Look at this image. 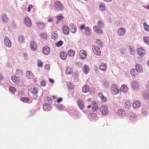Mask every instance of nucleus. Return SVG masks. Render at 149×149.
I'll list each match as a JSON object with an SVG mask.
<instances>
[{
	"label": "nucleus",
	"instance_id": "20",
	"mask_svg": "<svg viewBox=\"0 0 149 149\" xmlns=\"http://www.w3.org/2000/svg\"><path fill=\"white\" fill-rule=\"evenodd\" d=\"M60 57L63 60H65L67 57L66 53L62 51L60 53Z\"/></svg>",
	"mask_w": 149,
	"mask_h": 149
},
{
	"label": "nucleus",
	"instance_id": "42",
	"mask_svg": "<svg viewBox=\"0 0 149 149\" xmlns=\"http://www.w3.org/2000/svg\"><path fill=\"white\" fill-rule=\"evenodd\" d=\"M91 116V119L93 120H96L97 116L95 114L93 113H91L90 115Z\"/></svg>",
	"mask_w": 149,
	"mask_h": 149
},
{
	"label": "nucleus",
	"instance_id": "32",
	"mask_svg": "<svg viewBox=\"0 0 149 149\" xmlns=\"http://www.w3.org/2000/svg\"><path fill=\"white\" fill-rule=\"evenodd\" d=\"M121 91L123 92H126L127 91V88L126 86L122 85L120 88Z\"/></svg>",
	"mask_w": 149,
	"mask_h": 149
},
{
	"label": "nucleus",
	"instance_id": "29",
	"mask_svg": "<svg viewBox=\"0 0 149 149\" xmlns=\"http://www.w3.org/2000/svg\"><path fill=\"white\" fill-rule=\"evenodd\" d=\"M130 102L129 100H127L125 102L124 104V106L126 109L129 108L131 106Z\"/></svg>",
	"mask_w": 149,
	"mask_h": 149
},
{
	"label": "nucleus",
	"instance_id": "37",
	"mask_svg": "<svg viewBox=\"0 0 149 149\" xmlns=\"http://www.w3.org/2000/svg\"><path fill=\"white\" fill-rule=\"evenodd\" d=\"M31 91L32 93L33 94H37L38 91L37 89L34 87L31 88Z\"/></svg>",
	"mask_w": 149,
	"mask_h": 149
},
{
	"label": "nucleus",
	"instance_id": "56",
	"mask_svg": "<svg viewBox=\"0 0 149 149\" xmlns=\"http://www.w3.org/2000/svg\"><path fill=\"white\" fill-rule=\"evenodd\" d=\"M43 65L42 61L40 60H38V65L39 67H42Z\"/></svg>",
	"mask_w": 149,
	"mask_h": 149
},
{
	"label": "nucleus",
	"instance_id": "31",
	"mask_svg": "<svg viewBox=\"0 0 149 149\" xmlns=\"http://www.w3.org/2000/svg\"><path fill=\"white\" fill-rule=\"evenodd\" d=\"M65 72L67 74H71L72 72V69L69 67H67L66 70Z\"/></svg>",
	"mask_w": 149,
	"mask_h": 149
},
{
	"label": "nucleus",
	"instance_id": "47",
	"mask_svg": "<svg viewBox=\"0 0 149 149\" xmlns=\"http://www.w3.org/2000/svg\"><path fill=\"white\" fill-rule=\"evenodd\" d=\"M20 100L24 102H27L29 101V99L27 98L23 97L21 98Z\"/></svg>",
	"mask_w": 149,
	"mask_h": 149
},
{
	"label": "nucleus",
	"instance_id": "40",
	"mask_svg": "<svg viewBox=\"0 0 149 149\" xmlns=\"http://www.w3.org/2000/svg\"><path fill=\"white\" fill-rule=\"evenodd\" d=\"M143 26L145 30L147 31H149V26L146 23H143Z\"/></svg>",
	"mask_w": 149,
	"mask_h": 149
},
{
	"label": "nucleus",
	"instance_id": "62",
	"mask_svg": "<svg viewBox=\"0 0 149 149\" xmlns=\"http://www.w3.org/2000/svg\"><path fill=\"white\" fill-rule=\"evenodd\" d=\"M49 80L50 82L52 83H54V81L51 78L49 79Z\"/></svg>",
	"mask_w": 149,
	"mask_h": 149
},
{
	"label": "nucleus",
	"instance_id": "19",
	"mask_svg": "<svg viewBox=\"0 0 149 149\" xmlns=\"http://www.w3.org/2000/svg\"><path fill=\"white\" fill-rule=\"evenodd\" d=\"M125 33V30L123 28L119 29L118 30V34L120 36H123Z\"/></svg>",
	"mask_w": 149,
	"mask_h": 149
},
{
	"label": "nucleus",
	"instance_id": "15",
	"mask_svg": "<svg viewBox=\"0 0 149 149\" xmlns=\"http://www.w3.org/2000/svg\"><path fill=\"white\" fill-rule=\"evenodd\" d=\"M138 54L140 56H142L145 54V50L142 48H139L137 51Z\"/></svg>",
	"mask_w": 149,
	"mask_h": 149
},
{
	"label": "nucleus",
	"instance_id": "45",
	"mask_svg": "<svg viewBox=\"0 0 149 149\" xmlns=\"http://www.w3.org/2000/svg\"><path fill=\"white\" fill-rule=\"evenodd\" d=\"M41 37L43 39H46L47 37V35L46 33H43L40 34Z\"/></svg>",
	"mask_w": 149,
	"mask_h": 149
},
{
	"label": "nucleus",
	"instance_id": "34",
	"mask_svg": "<svg viewBox=\"0 0 149 149\" xmlns=\"http://www.w3.org/2000/svg\"><path fill=\"white\" fill-rule=\"evenodd\" d=\"M89 90L88 86L87 85H85L82 88V91L84 93H86Z\"/></svg>",
	"mask_w": 149,
	"mask_h": 149
},
{
	"label": "nucleus",
	"instance_id": "6",
	"mask_svg": "<svg viewBox=\"0 0 149 149\" xmlns=\"http://www.w3.org/2000/svg\"><path fill=\"white\" fill-rule=\"evenodd\" d=\"M93 29L94 31L97 33L102 34L103 33V31L102 29L100 28H99V26H94Z\"/></svg>",
	"mask_w": 149,
	"mask_h": 149
},
{
	"label": "nucleus",
	"instance_id": "9",
	"mask_svg": "<svg viewBox=\"0 0 149 149\" xmlns=\"http://www.w3.org/2000/svg\"><path fill=\"white\" fill-rule=\"evenodd\" d=\"M79 56L81 58L84 59L87 56L86 52L84 50H81L79 52Z\"/></svg>",
	"mask_w": 149,
	"mask_h": 149
},
{
	"label": "nucleus",
	"instance_id": "43",
	"mask_svg": "<svg viewBox=\"0 0 149 149\" xmlns=\"http://www.w3.org/2000/svg\"><path fill=\"white\" fill-rule=\"evenodd\" d=\"M129 49L130 50V53L131 54H133L135 53L134 47L132 46H130Z\"/></svg>",
	"mask_w": 149,
	"mask_h": 149
},
{
	"label": "nucleus",
	"instance_id": "58",
	"mask_svg": "<svg viewBox=\"0 0 149 149\" xmlns=\"http://www.w3.org/2000/svg\"><path fill=\"white\" fill-rule=\"evenodd\" d=\"M50 65L49 64H47L45 66V68L47 70H49L50 69Z\"/></svg>",
	"mask_w": 149,
	"mask_h": 149
},
{
	"label": "nucleus",
	"instance_id": "21",
	"mask_svg": "<svg viewBox=\"0 0 149 149\" xmlns=\"http://www.w3.org/2000/svg\"><path fill=\"white\" fill-rule=\"evenodd\" d=\"M11 80L15 84H17L19 81V79L15 76H13L11 77Z\"/></svg>",
	"mask_w": 149,
	"mask_h": 149
},
{
	"label": "nucleus",
	"instance_id": "5",
	"mask_svg": "<svg viewBox=\"0 0 149 149\" xmlns=\"http://www.w3.org/2000/svg\"><path fill=\"white\" fill-rule=\"evenodd\" d=\"M111 92L113 94H116L118 93L119 91V89L117 86L113 85L111 87Z\"/></svg>",
	"mask_w": 149,
	"mask_h": 149
},
{
	"label": "nucleus",
	"instance_id": "64",
	"mask_svg": "<svg viewBox=\"0 0 149 149\" xmlns=\"http://www.w3.org/2000/svg\"><path fill=\"white\" fill-rule=\"evenodd\" d=\"M53 19L52 18H50L48 20V22H52L53 21Z\"/></svg>",
	"mask_w": 149,
	"mask_h": 149
},
{
	"label": "nucleus",
	"instance_id": "36",
	"mask_svg": "<svg viewBox=\"0 0 149 149\" xmlns=\"http://www.w3.org/2000/svg\"><path fill=\"white\" fill-rule=\"evenodd\" d=\"M99 9L101 11H104L105 10V6L104 4L102 3L100 4L99 6Z\"/></svg>",
	"mask_w": 149,
	"mask_h": 149
},
{
	"label": "nucleus",
	"instance_id": "25",
	"mask_svg": "<svg viewBox=\"0 0 149 149\" xmlns=\"http://www.w3.org/2000/svg\"><path fill=\"white\" fill-rule=\"evenodd\" d=\"M77 104L79 107L81 109L84 108V105L83 102L81 100H79L77 101Z\"/></svg>",
	"mask_w": 149,
	"mask_h": 149
},
{
	"label": "nucleus",
	"instance_id": "27",
	"mask_svg": "<svg viewBox=\"0 0 149 149\" xmlns=\"http://www.w3.org/2000/svg\"><path fill=\"white\" fill-rule=\"evenodd\" d=\"M107 68L106 65L104 63H102L100 66V69L103 71H105Z\"/></svg>",
	"mask_w": 149,
	"mask_h": 149
},
{
	"label": "nucleus",
	"instance_id": "38",
	"mask_svg": "<svg viewBox=\"0 0 149 149\" xmlns=\"http://www.w3.org/2000/svg\"><path fill=\"white\" fill-rule=\"evenodd\" d=\"M144 42L148 45L149 44V37L145 36L143 38Z\"/></svg>",
	"mask_w": 149,
	"mask_h": 149
},
{
	"label": "nucleus",
	"instance_id": "16",
	"mask_svg": "<svg viewBox=\"0 0 149 149\" xmlns=\"http://www.w3.org/2000/svg\"><path fill=\"white\" fill-rule=\"evenodd\" d=\"M50 49L47 47H45L42 49V52L45 55L48 54L50 52Z\"/></svg>",
	"mask_w": 149,
	"mask_h": 149
},
{
	"label": "nucleus",
	"instance_id": "17",
	"mask_svg": "<svg viewBox=\"0 0 149 149\" xmlns=\"http://www.w3.org/2000/svg\"><path fill=\"white\" fill-rule=\"evenodd\" d=\"M62 31L65 34L68 35L69 33V29L68 26H63L62 28Z\"/></svg>",
	"mask_w": 149,
	"mask_h": 149
},
{
	"label": "nucleus",
	"instance_id": "50",
	"mask_svg": "<svg viewBox=\"0 0 149 149\" xmlns=\"http://www.w3.org/2000/svg\"><path fill=\"white\" fill-rule=\"evenodd\" d=\"M77 29L74 26H72L71 29V32L73 33H75Z\"/></svg>",
	"mask_w": 149,
	"mask_h": 149
},
{
	"label": "nucleus",
	"instance_id": "41",
	"mask_svg": "<svg viewBox=\"0 0 149 149\" xmlns=\"http://www.w3.org/2000/svg\"><path fill=\"white\" fill-rule=\"evenodd\" d=\"M9 90L10 92L13 94L15 93L16 91V89L13 87H10L9 88Z\"/></svg>",
	"mask_w": 149,
	"mask_h": 149
},
{
	"label": "nucleus",
	"instance_id": "54",
	"mask_svg": "<svg viewBox=\"0 0 149 149\" xmlns=\"http://www.w3.org/2000/svg\"><path fill=\"white\" fill-rule=\"evenodd\" d=\"M24 38L23 36H20L18 38L19 41L21 42H24Z\"/></svg>",
	"mask_w": 149,
	"mask_h": 149
},
{
	"label": "nucleus",
	"instance_id": "33",
	"mask_svg": "<svg viewBox=\"0 0 149 149\" xmlns=\"http://www.w3.org/2000/svg\"><path fill=\"white\" fill-rule=\"evenodd\" d=\"M85 34L87 35H90L91 34L90 29L88 27H86L85 28Z\"/></svg>",
	"mask_w": 149,
	"mask_h": 149
},
{
	"label": "nucleus",
	"instance_id": "22",
	"mask_svg": "<svg viewBox=\"0 0 149 149\" xmlns=\"http://www.w3.org/2000/svg\"><path fill=\"white\" fill-rule=\"evenodd\" d=\"M68 54L70 57H73L75 54V52L74 50L70 49L68 52Z\"/></svg>",
	"mask_w": 149,
	"mask_h": 149
},
{
	"label": "nucleus",
	"instance_id": "1",
	"mask_svg": "<svg viewBox=\"0 0 149 149\" xmlns=\"http://www.w3.org/2000/svg\"><path fill=\"white\" fill-rule=\"evenodd\" d=\"M100 112L102 114L105 115L109 113V109L108 107L105 105L101 106L100 109Z\"/></svg>",
	"mask_w": 149,
	"mask_h": 149
},
{
	"label": "nucleus",
	"instance_id": "26",
	"mask_svg": "<svg viewBox=\"0 0 149 149\" xmlns=\"http://www.w3.org/2000/svg\"><path fill=\"white\" fill-rule=\"evenodd\" d=\"M132 85L134 89H136L139 87V85L138 83L136 81H133L132 83Z\"/></svg>",
	"mask_w": 149,
	"mask_h": 149
},
{
	"label": "nucleus",
	"instance_id": "14",
	"mask_svg": "<svg viewBox=\"0 0 149 149\" xmlns=\"http://www.w3.org/2000/svg\"><path fill=\"white\" fill-rule=\"evenodd\" d=\"M130 72L132 77L133 78H135L137 77L139 73L136 70L135 71L134 69H132L131 70Z\"/></svg>",
	"mask_w": 149,
	"mask_h": 149
},
{
	"label": "nucleus",
	"instance_id": "12",
	"mask_svg": "<svg viewBox=\"0 0 149 149\" xmlns=\"http://www.w3.org/2000/svg\"><path fill=\"white\" fill-rule=\"evenodd\" d=\"M30 46L31 49L33 51L36 50L37 46L36 43L34 41H32L30 43Z\"/></svg>",
	"mask_w": 149,
	"mask_h": 149
},
{
	"label": "nucleus",
	"instance_id": "11",
	"mask_svg": "<svg viewBox=\"0 0 149 149\" xmlns=\"http://www.w3.org/2000/svg\"><path fill=\"white\" fill-rule=\"evenodd\" d=\"M137 117L134 114H132L129 116L128 120L130 122H134L136 121Z\"/></svg>",
	"mask_w": 149,
	"mask_h": 149
},
{
	"label": "nucleus",
	"instance_id": "51",
	"mask_svg": "<svg viewBox=\"0 0 149 149\" xmlns=\"http://www.w3.org/2000/svg\"><path fill=\"white\" fill-rule=\"evenodd\" d=\"M97 24L98 25V26H103L104 25V24L102 21L101 20H99L97 22Z\"/></svg>",
	"mask_w": 149,
	"mask_h": 149
},
{
	"label": "nucleus",
	"instance_id": "30",
	"mask_svg": "<svg viewBox=\"0 0 149 149\" xmlns=\"http://www.w3.org/2000/svg\"><path fill=\"white\" fill-rule=\"evenodd\" d=\"M140 105V102L137 101L134 102L133 104V107L134 108H138Z\"/></svg>",
	"mask_w": 149,
	"mask_h": 149
},
{
	"label": "nucleus",
	"instance_id": "48",
	"mask_svg": "<svg viewBox=\"0 0 149 149\" xmlns=\"http://www.w3.org/2000/svg\"><path fill=\"white\" fill-rule=\"evenodd\" d=\"M63 17L62 16V14H60L59 16L57 17V18L58 20V22L56 23V24L58 23V22L59 21L61 20L63 18Z\"/></svg>",
	"mask_w": 149,
	"mask_h": 149
},
{
	"label": "nucleus",
	"instance_id": "4",
	"mask_svg": "<svg viewBox=\"0 0 149 149\" xmlns=\"http://www.w3.org/2000/svg\"><path fill=\"white\" fill-rule=\"evenodd\" d=\"M4 42L5 45L7 47L10 48L11 46V43L10 40L9 38L7 37H5L4 40Z\"/></svg>",
	"mask_w": 149,
	"mask_h": 149
},
{
	"label": "nucleus",
	"instance_id": "18",
	"mask_svg": "<svg viewBox=\"0 0 149 149\" xmlns=\"http://www.w3.org/2000/svg\"><path fill=\"white\" fill-rule=\"evenodd\" d=\"M36 24L38 27L40 29H44L45 27V24L43 22H37Z\"/></svg>",
	"mask_w": 149,
	"mask_h": 149
},
{
	"label": "nucleus",
	"instance_id": "57",
	"mask_svg": "<svg viewBox=\"0 0 149 149\" xmlns=\"http://www.w3.org/2000/svg\"><path fill=\"white\" fill-rule=\"evenodd\" d=\"M58 109L60 110H64L65 109V107L62 105H60L58 107Z\"/></svg>",
	"mask_w": 149,
	"mask_h": 149
},
{
	"label": "nucleus",
	"instance_id": "13",
	"mask_svg": "<svg viewBox=\"0 0 149 149\" xmlns=\"http://www.w3.org/2000/svg\"><path fill=\"white\" fill-rule=\"evenodd\" d=\"M135 69L137 72L139 73H141L143 71V69L142 66L139 64H136L135 65Z\"/></svg>",
	"mask_w": 149,
	"mask_h": 149
},
{
	"label": "nucleus",
	"instance_id": "60",
	"mask_svg": "<svg viewBox=\"0 0 149 149\" xmlns=\"http://www.w3.org/2000/svg\"><path fill=\"white\" fill-rule=\"evenodd\" d=\"M146 91H149V82H147L146 84Z\"/></svg>",
	"mask_w": 149,
	"mask_h": 149
},
{
	"label": "nucleus",
	"instance_id": "61",
	"mask_svg": "<svg viewBox=\"0 0 149 149\" xmlns=\"http://www.w3.org/2000/svg\"><path fill=\"white\" fill-rule=\"evenodd\" d=\"M85 25L84 24H81L79 26L80 29H83L85 28Z\"/></svg>",
	"mask_w": 149,
	"mask_h": 149
},
{
	"label": "nucleus",
	"instance_id": "46",
	"mask_svg": "<svg viewBox=\"0 0 149 149\" xmlns=\"http://www.w3.org/2000/svg\"><path fill=\"white\" fill-rule=\"evenodd\" d=\"M43 108L44 110L47 111L49 110L50 109V107L49 106L45 105L43 107Z\"/></svg>",
	"mask_w": 149,
	"mask_h": 149
},
{
	"label": "nucleus",
	"instance_id": "59",
	"mask_svg": "<svg viewBox=\"0 0 149 149\" xmlns=\"http://www.w3.org/2000/svg\"><path fill=\"white\" fill-rule=\"evenodd\" d=\"M33 7V6L31 4L29 5V6L28 7V11L29 12H30L31 10V9Z\"/></svg>",
	"mask_w": 149,
	"mask_h": 149
},
{
	"label": "nucleus",
	"instance_id": "39",
	"mask_svg": "<svg viewBox=\"0 0 149 149\" xmlns=\"http://www.w3.org/2000/svg\"><path fill=\"white\" fill-rule=\"evenodd\" d=\"M58 37V34L54 32H53L51 36L52 38L54 40L56 39Z\"/></svg>",
	"mask_w": 149,
	"mask_h": 149
},
{
	"label": "nucleus",
	"instance_id": "24",
	"mask_svg": "<svg viewBox=\"0 0 149 149\" xmlns=\"http://www.w3.org/2000/svg\"><path fill=\"white\" fill-rule=\"evenodd\" d=\"M83 70L85 74H87L89 71V68L87 65H85L83 68Z\"/></svg>",
	"mask_w": 149,
	"mask_h": 149
},
{
	"label": "nucleus",
	"instance_id": "49",
	"mask_svg": "<svg viewBox=\"0 0 149 149\" xmlns=\"http://www.w3.org/2000/svg\"><path fill=\"white\" fill-rule=\"evenodd\" d=\"M16 74L18 75H22V72L20 70H17L16 71Z\"/></svg>",
	"mask_w": 149,
	"mask_h": 149
},
{
	"label": "nucleus",
	"instance_id": "28",
	"mask_svg": "<svg viewBox=\"0 0 149 149\" xmlns=\"http://www.w3.org/2000/svg\"><path fill=\"white\" fill-rule=\"evenodd\" d=\"M98 105L96 102L94 101L92 102V109L93 110L96 111L98 109Z\"/></svg>",
	"mask_w": 149,
	"mask_h": 149
},
{
	"label": "nucleus",
	"instance_id": "2",
	"mask_svg": "<svg viewBox=\"0 0 149 149\" xmlns=\"http://www.w3.org/2000/svg\"><path fill=\"white\" fill-rule=\"evenodd\" d=\"M54 6L55 9L57 11L62 10L63 8V6L62 4L59 1H57L55 2Z\"/></svg>",
	"mask_w": 149,
	"mask_h": 149
},
{
	"label": "nucleus",
	"instance_id": "23",
	"mask_svg": "<svg viewBox=\"0 0 149 149\" xmlns=\"http://www.w3.org/2000/svg\"><path fill=\"white\" fill-rule=\"evenodd\" d=\"M26 76L28 78L31 79L33 78V75L31 72L29 71H27L26 73Z\"/></svg>",
	"mask_w": 149,
	"mask_h": 149
},
{
	"label": "nucleus",
	"instance_id": "3",
	"mask_svg": "<svg viewBox=\"0 0 149 149\" xmlns=\"http://www.w3.org/2000/svg\"><path fill=\"white\" fill-rule=\"evenodd\" d=\"M92 49L94 53L96 55L100 56L101 54V51L100 48L95 45L92 46Z\"/></svg>",
	"mask_w": 149,
	"mask_h": 149
},
{
	"label": "nucleus",
	"instance_id": "53",
	"mask_svg": "<svg viewBox=\"0 0 149 149\" xmlns=\"http://www.w3.org/2000/svg\"><path fill=\"white\" fill-rule=\"evenodd\" d=\"M96 43L99 46V47H101L102 46V43L99 40H97L96 41Z\"/></svg>",
	"mask_w": 149,
	"mask_h": 149
},
{
	"label": "nucleus",
	"instance_id": "10",
	"mask_svg": "<svg viewBox=\"0 0 149 149\" xmlns=\"http://www.w3.org/2000/svg\"><path fill=\"white\" fill-rule=\"evenodd\" d=\"M98 95L101 101L103 102H107V99L106 97H105L101 92L99 93Z\"/></svg>",
	"mask_w": 149,
	"mask_h": 149
},
{
	"label": "nucleus",
	"instance_id": "52",
	"mask_svg": "<svg viewBox=\"0 0 149 149\" xmlns=\"http://www.w3.org/2000/svg\"><path fill=\"white\" fill-rule=\"evenodd\" d=\"M63 44V42L61 40H60L58 42L56 43V45L57 47H60Z\"/></svg>",
	"mask_w": 149,
	"mask_h": 149
},
{
	"label": "nucleus",
	"instance_id": "8",
	"mask_svg": "<svg viewBox=\"0 0 149 149\" xmlns=\"http://www.w3.org/2000/svg\"><path fill=\"white\" fill-rule=\"evenodd\" d=\"M24 22L27 26L30 27L32 25V23L31 19L29 17H26L24 18Z\"/></svg>",
	"mask_w": 149,
	"mask_h": 149
},
{
	"label": "nucleus",
	"instance_id": "63",
	"mask_svg": "<svg viewBox=\"0 0 149 149\" xmlns=\"http://www.w3.org/2000/svg\"><path fill=\"white\" fill-rule=\"evenodd\" d=\"M62 101V98H60L58 99L57 100V102H60Z\"/></svg>",
	"mask_w": 149,
	"mask_h": 149
},
{
	"label": "nucleus",
	"instance_id": "55",
	"mask_svg": "<svg viewBox=\"0 0 149 149\" xmlns=\"http://www.w3.org/2000/svg\"><path fill=\"white\" fill-rule=\"evenodd\" d=\"M46 82L44 80H42L40 82V85L42 86H45L46 85Z\"/></svg>",
	"mask_w": 149,
	"mask_h": 149
},
{
	"label": "nucleus",
	"instance_id": "7",
	"mask_svg": "<svg viewBox=\"0 0 149 149\" xmlns=\"http://www.w3.org/2000/svg\"><path fill=\"white\" fill-rule=\"evenodd\" d=\"M118 116L120 118H123L125 115V112L123 109H119L117 111Z\"/></svg>",
	"mask_w": 149,
	"mask_h": 149
},
{
	"label": "nucleus",
	"instance_id": "35",
	"mask_svg": "<svg viewBox=\"0 0 149 149\" xmlns=\"http://www.w3.org/2000/svg\"><path fill=\"white\" fill-rule=\"evenodd\" d=\"M2 20L3 22H6L8 21V19L6 15H2Z\"/></svg>",
	"mask_w": 149,
	"mask_h": 149
},
{
	"label": "nucleus",
	"instance_id": "44",
	"mask_svg": "<svg viewBox=\"0 0 149 149\" xmlns=\"http://www.w3.org/2000/svg\"><path fill=\"white\" fill-rule=\"evenodd\" d=\"M148 91H146V93L145 92L143 94V96L144 99H147L149 98V93Z\"/></svg>",
	"mask_w": 149,
	"mask_h": 149
}]
</instances>
